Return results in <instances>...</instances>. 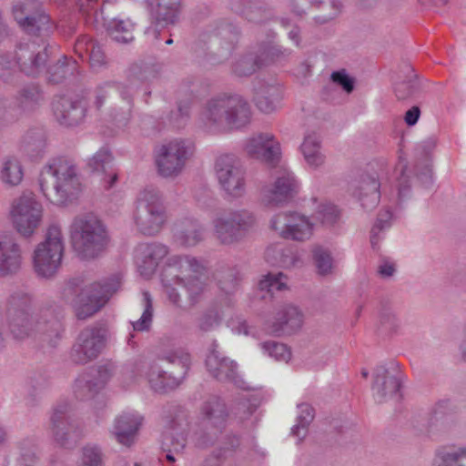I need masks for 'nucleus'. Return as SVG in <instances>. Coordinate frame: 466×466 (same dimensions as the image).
<instances>
[{
    "mask_svg": "<svg viewBox=\"0 0 466 466\" xmlns=\"http://www.w3.org/2000/svg\"><path fill=\"white\" fill-rule=\"evenodd\" d=\"M32 305V297L21 290L15 291L7 298L2 315L13 338L25 340L42 336L58 337L61 322L53 310L42 309L30 314Z\"/></svg>",
    "mask_w": 466,
    "mask_h": 466,
    "instance_id": "nucleus-1",
    "label": "nucleus"
},
{
    "mask_svg": "<svg viewBox=\"0 0 466 466\" xmlns=\"http://www.w3.org/2000/svg\"><path fill=\"white\" fill-rule=\"evenodd\" d=\"M162 281L169 301L178 308H183L182 299L177 291L171 287L172 283L183 285L189 307L195 306L204 298L210 285L204 262L188 255L168 258Z\"/></svg>",
    "mask_w": 466,
    "mask_h": 466,
    "instance_id": "nucleus-2",
    "label": "nucleus"
},
{
    "mask_svg": "<svg viewBox=\"0 0 466 466\" xmlns=\"http://www.w3.org/2000/svg\"><path fill=\"white\" fill-rule=\"evenodd\" d=\"M39 186L45 198L51 203L66 205L81 190L79 169L68 157H53L42 167Z\"/></svg>",
    "mask_w": 466,
    "mask_h": 466,
    "instance_id": "nucleus-3",
    "label": "nucleus"
},
{
    "mask_svg": "<svg viewBox=\"0 0 466 466\" xmlns=\"http://www.w3.org/2000/svg\"><path fill=\"white\" fill-rule=\"evenodd\" d=\"M145 79V72L138 66H132L126 83L107 81L96 87L95 106L100 110L107 102L110 119L117 126H126L134 106L132 90L137 88Z\"/></svg>",
    "mask_w": 466,
    "mask_h": 466,
    "instance_id": "nucleus-4",
    "label": "nucleus"
},
{
    "mask_svg": "<svg viewBox=\"0 0 466 466\" xmlns=\"http://www.w3.org/2000/svg\"><path fill=\"white\" fill-rule=\"evenodd\" d=\"M250 116L249 106L242 97L219 96L207 102L199 120L204 131L221 133L247 126Z\"/></svg>",
    "mask_w": 466,
    "mask_h": 466,
    "instance_id": "nucleus-5",
    "label": "nucleus"
},
{
    "mask_svg": "<svg viewBox=\"0 0 466 466\" xmlns=\"http://www.w3.org/2000/svg\"><path fill=\"white\" fill-rule=\"evenodd\" d=\"M248 154L269 167H279L273 186L265 187L261 191L262 200L266 205L278 206L298 193L299 186L296 177L280 164V147H251Z\"/></svg>",
    "mask_w": 466,
    "mask_h": 466,
    "instance_id": "nucleus-6",
    "label": "nucleus"
},
{
    "mask_svg": "<svg viewBox=\"0 0 466 466\" xmlns=\"http://www.w3.org/2000/svg\"><path fill=\"white\" fill-rule=\"evenodd\" d=\"M70 239L79 258L91 259L106 249L108 234L104 223L96 216L87 213L74 218L70 225Z\"/></svg>",
    "mask_w": 466,
    "mask_h": 466,
    "instance_id": "nucleus-7",
    "label": "nucleus"
},
{
    "mask_svg": "<svg viewBox=\"0 0 466 466\" xmlns=\"http://www.w3.org/2000/svg\"><path fill=\"white\" fill-rule=\"evenodd\" d=\"M257 218L248 209H227L212 220L213 236L224 246L240 242L256 227Z\"/></svg>",
    "mask_w": 466,
    "mask_h": 466,
    "instance_id": "nucleus-8",
    "label": "nucleus"
},
{
    "mask_svg": "<svg viewBox=\"0 0 466 466\" xmlns=\"http://www.w3.org/2000/svg\"><path fill=\"white\" fill-rule=\"evenodd\" d=\"M167 218L163 196L154 187H145L138 195L134 220L137 229L144 235L158 233Z\"/></svg>",
    "mask_w": 466,
    "mask_h": 466,
    "instance_id": "nucleus-9",
    "label": "nucleus"
},
{
    "mask_svg": "<svg viewBox=\"0 0 466 466\" xmlns=\"http://www.w3.org/2000/svg\"><path fill=\"white\" fill-rule=\"evenodd\" d=\"M120 286L119 275L85 286L73 300L77 319H86L99 311Z\"/></svg>",
    "mask_w": 466,
    "mask_h": 466,
    "instance_id": "nucleus-10",
    "label": "nucleus"
},
{
    "mask_svg": "<svg viewBox=\"0 0 466 466\" xmlns=\"http://www.w3.org/2000/svg\"><path fill=\"white\" fill-rule=\"evenodd\" d=\"M64 238L56 224L48 227L46 239L35 249L33 261L35 272L42 277L54 276L61 266L64 255Z\"/></svg>",
    "mask_w": 466,
    "mask_h": 466,
    "instance_id": "nucleus-11",
    "label": "nucleus"
},
{
    "mask_svg": "<svg viewBox=\"0 0 466 466\" xmlns=\"http://www.w3.org/2000/svg\"><path fill=\"white\" fill-rule=\"evenodd\" d=\"M13 15L19 26L28 35L45 39L55 25L37 0L17 1L13 5Z\"/></svg>",
    "mask_w": 466,
    "mask_h": 466,
    "instance_id": "nucleus-12",
    "label": "nucleus"
},
{
    "mask_svg": "<svg viewBox=\"0 0 466 466\" xmlns=\"http://www.w3.org/2000/svg\"><path fill=\"white\" fill-rule=\"evenodd\" d=\"M214 170L220 187L228 198L238 199L245 195L246 169L236 156H218L215 160Z\"/></svg>",
    "mask_w": 466,
    "mask_h": 466,
    "instance_id": "nucleus-13",
    "label": "nucleus"
},
{
    "mask_svg": "<svg viewBox=\"0 0 466 466\" xmlns=\"http://www.w3.org/2000/svg\"><path fill=\"white\" fill-rule=\"evenodd\" d=\"M163 360L179 366V370L176 373L167 374L157 364L150 366L147 372L148 382L155 391L161 393L177 388L187 373L191 363L189 353L183 349H177L165 354Z\"/></svg>",
    "mask_w": 466,
    "mask_h": 466,
    "instance_id": "nucleus-14",
    "label": "nucleus"
},
{
    "mask_svg": "<svg viewBox=\"0 0 466 466\" xmlns=\"http://www.w3.org/2000/svg\"><path fill=\"white\" fill-rule=\"evenodd\" d=\"M206 432L198 436L196 445L206 449L215 445L226 429L228 411L225 402L217 396L208 399L201 407Z\"/></svg>",
    "mask_w": 466,
    "mask_h": 466,
    "instance_id": "nucleus-15",
    "label": "nucleus"
},
{
    "mask_svg": "<svg viewBox=\"0 0 466 466\" xmlns=\"http://www.w3.org/2000/svg\"><path fill=\"white\" fill-rule=\"evenodd\" d=\"M44 208L32 193H24L12 203L11 218L16 231L30 238L40 227Z\"/></svg>",
    "mask_w": 466,
    "mask_h": 466,
    "instance_id": "nucleus-16",
    "label": "nucleus"
},
{
    "mask_svg": "<svg viewBox=\"0 0 466 466\" xmlns=\"http://www.w3.org/2000/svg\"><path fill=\"white\" fill-rule=\"evenodd\" d=\"M106 345V329L92 326L81 330L74 343L70 359L76 364H86L96 359Z\"/></svg>",
    "mask_w": 466,
    "mask_h": 466,
    "instance_id": "nucleus-17",
    "label": "nucleus"
},
{
    "mask_svg": "<svg viewBox=\"0 0 466 466\" xmlns=\"http://www.w3.org/2000/svg\"><path fill=\"white\" fill-rule=\"evenodd\" d=\"M270 228L286 239L305 241L313 233V224L309 218L298 212H281L270 220Z\"/></svg>",
    "mask_w": 466,
    "mask_h": 466,
    "instance_id": "nucleus-18",
    "label": "nucleus"
},
{
    "mask_svg": "<svg viewBox=\"0 0 466 466\" xmlns=\"http://www.w3.org/2000/svg\"><path fill=\"white\" fill-rule=\"evenodd\" d=\"M48 45L45 39L29 41L19 46L16 51V64L27 76H35L44 69L47 58Z\"/></svg>",
    "mask_w": 466,
    "mask_h": 466,
    "instance_id": "nucleus-19",
    "label": "nucleus"
},
{
    "mask_svg": "<svg viewBox=\"0 0 466 466\" xmlns=\"http://www.w3.org/2000/svg\"><path fill=\"white\" fill-rule=\"evenodd\" d=\"M193 155V147H160L156 155L157 173L163 177H177Z\"/></svg>",
    "mask_w": 466,
    "mask_h": 466,
    "instance_id": "nucleus-20",
    "label": "nucleus"
},
{
    "mask_svg": "<svg viewBox=\"0 0 466 466\" xmlns=\"http://www.w3.org/2000/svg\"><path fill=\"white\" fill-rule=\"evenodd\" d=\"M56 120L65 127H76L81 124L87 111L86 103L81 98L73 99L65 96H57L52 103Z\"/></svg>",
    "mask_w": 466,
    "mask_h": 466,
    "instance_id": "nucleus-21",
    "label": "nucleus"
},
{
    "mask_svg": "<svg viewBox=\"0 0 466 466\" xmlns=\"http://www.w3.org/2000/svg\"><path fill=\"white\" fill-rule=\"evenodd\" d=\"M50 422L51 433L61 445L76 442L80 438L76 424L70 419L67 403H60L54 408Z\"/></svg>",
    "mask_w": 466,
    "mask_h": 466,
    "instance_id": "nucleus-22",
    "label": "nucleus"
},
{
    "mask_svg": "<svg viewBox=\"0 0 466 466\" xmlns=\"http://www.w3.org/2000/svg\"><path fill=\"white\" fill-rule=\"evenodd\" d=\"M174 240L181 247H195L204 239L205 228L195 218H185L174 226Z\"/></svg>",
    "mask_w": 466,
    "mask_h": 466,
    "instance_id": "nucleus-23",
    "label": "nucleus"
},
{
    "mask_svg": "<svg viewBox=\"0 0 466 466\" xmlns=\"http://www.w3.org/2000/svg\"><path fill=\"white\" fill-rule=\"evenodd\" d=\"M88 167L92 172L100 176V183L104 189L112 188L118 176L114 168L112 157L107 150L100 149L89 161Z\"/></svg>",
    "mask_w": 466,
    "mask_h": 466,
    "instance_id": "nucleus-24",
    "label": "nucleus"
},
{
    "mask_svg": "<svg viewBox=\"0 0 466 466\" xmlns=\"http://www.w3.org/2000/svg\"><path fill=\"white\" fill-rule=\"evenodd\" d=\"M168 253L167 247L160 243L141 246L138 249L137 264L142 276L149 278L156 270L158 263Z\"/></svg>",
    "mask_w": 466,
    "mask_h": 466,
    "instance_id": "nucleus-25",
    "label": "nucleus"
},
{
    "mask_svg": "<svg viewBox=\"0 0 466 466\" xmlns=\"http://www.w3.org/2000/svg\"><path fill=\"white\" fill-rule=\"evenodd\" d=\"M22 261L19 246L14 237L5 235L0 239V274L7 275L16 272Z\"/></svg>",
    "mask_w": 466,
    "mask_h": 466,
    "instance_id": "nucleus-26",
    "label": "nucleus"
},
{
    "mask_svg": "<svg viewBox=\"0 0 466 466\" xmlns=\"http://www.w3.org/2000/svg\"><path fill=\"white\" fill-rule=\"evenodd\" d=\"M141 423L142 418L138 414L123 413L116 419L112 433L120 444L129 447L134 443Z\"/></svg>",
    "mask_w": 466,
    "mask_h": 466,
    "instance_id": "nucleus-27",
    "label": "nucleus"
},
{
    "mask_svg": "<svg viewBox=\"0 0 466 466\" xmlns=\"http://www.w3.org/2000/svg\"><path fill=\"white\" fill-rule=\"evenodd\" d=\"M206 366L208 372L218 380L232 381L236 378L237 364L217 350H213L208 355Z\"/></svg>",
    "mask_w": 466,
    "mask_h": 466,
    "instance_id": "nucleus-28",
    "label": "nucleus"
},
{
    "mask_svg": "<svg viewBox=\"0 0 466 466\" xmlns=\"http://www.w3.org/2000/svg\"><path fill=\"white\" fill-rule=\"evenodd\" d=\"M254 90V100L261 112L271 114L277 110L282 98L281 89L279 86L258 82Z\"/></svg>",
    "mask_w": 466,
    "mask_h": 466,
    "instance_id": "nucleus-29",
    "label": "nucleus"
},
{
    "mask_svg": "<svg viewBox=\"0 0 466 466\" xmlns=\"http://www.w3.org/2000/svg\"><path fill=\"white\" fill-rule=\"evenodd\" d=\"M400 389V380L399 378L390 375L383 366L376 369L373 391L379 401L381 402L387 398L397 397Z\"/></svg>",
    "mask_w": 466,
    "mask_h": 466,
    "instance_id": "nucleus-30",
    "label": "nucleus"
},
{
    "mask_svg": "<svg viewBox=\"0 0 466 466\" xmlns=\"http://www.w3.org/2000/svg\"><path fill=\"white\" fill-rule=\"evenodd\" d=\"M25 176L20 158L15 155L3 157L0 165V181L7 188L19 186Z\"/></svg>",
    "mask_w": 466,
    "mask_h": 466,
    "instance_id": "nucleus-31",
    "label": "nucleus"
},
{
    "mask_svg": "<svg viewBox=\"0 0 466 466\" xmlns=\"http://www.w3.org/2000/svg\"><path fill=\"white\" fill-rule=\"evenodd\" d=\"M232 8L248 21L255 24L263 23L271 16V10L258 0H237Z\"/></svg>",
    "mask_w": 466,
    "mask_h": 466,
    "instance_id": "nucleus-32",
    "label": "nucleus"
},
{
    "mask_svg": "<svg viewBox=\"0 0 466 466\" xmlns=\"http://www.w3.org/2000/svg\"><path fill=\"white\" fill-rule=\"evenodd\" d=\"M303 322V315L293 306H287L278 313L276 322L273 323L270 332L291 333L298 330Z\"/></svg>",
    "mask_w": 466,
    "mask_h": 466,
    "instance_id": "nucleus-33",
    "label": "nucleus"
},
{
    "mask_svg": "<svg viewBox=\"0 0 466 466\" xmlns=\"http://www.w3.org/2000/svg\"><path fill=\"white\" fill-rule=\"evenodd\" d=\"M311 4H322L331 8V11L328 15H318L314 18L315 22L320 25L326 24L335 18L340 12L342 6L339 0H289L291 11L297 15L305 14Z\"/></svg>",
    "mask_w": 466,
    "mask_h": 466,
    "instance_id": "nucleus-34",
    "label": "nucleus"
},
{
    "mask_svg": "<svg viewBox=\"0 0 466 466\" xmlns=\"http://www.w3.org/2000/svg\"><path fill=\"white\" fill-rule=\"evenodd\" d=\"M78 73L77 61L72 57L63 56L47 69V81L53 85L66 82Z\"/></svg>",
    "mask_w": 466,
    "mask_h": 466,
    "instance_id": "nucleus-35",
    "label": "nucleus"
},
{
    "mask_svg": "<svg viewBox=\"0 0 466 466\" xmlns=\"http://www.w3.org/2000/svg\"><path fill=\"white\" fill-rule=\"evenodd\" d=\"M44 99L43 92L38 85L30 84L21 87L15 96V102L24 113H31L40 106Z\"/></svg>",
    "mask_w": 466,
    "mask_h": 466,
    "instance_id": "nucleus-36",
    "label": "nucleus"
},
{
    "mask_svg": "<svg viewBox=\"0 0 466 466\" xmlns=\"http://www.w3.org/2000/svg\"><path fill=\"white\" fill-rule=\"evenodd\" d=\"M361 206L367 209L374 208L380 202V183L373 177H365L361 179L356 191Z\"/></svg>",
    "mask_w": 466,
    "mask_h": 466,
    "instance_id": "nucleus-37",
    "label": "nucleus"
},
{
    "mask_svg": "<svg viewBox=\"0 0 466 466\" xmlns=\"http://www.w3.org/2000/svg\"><path fill=\"white\" fill-rule=\"evenodd\" d=\"M432 466H466V447L440 448L435 453Z\"/></svg>",
    "mask_w": 466,
    "mask_h": 466,
    "instance_id": "nucleus-38",
    "label": "nucleus"
},
{
    "mask_svg": "<svg viewBox=\"0 0 466 466\" xmlns=\"http://www.w3.org/2000/svg\"><path fill=\"white\" fill-rule=\"evenodd\" d=\"M135 25L130 19H115L110 25V35L118 43L127 44L134 39Z\"/></svg>",
    "mask_w": 466,
    "mask_h": 466,
    "instance_id": "nucleus-39",
    "label": "nucleus"
},
{
    "mask_svg": "<svg viewBox=\"0 0 466 466\" xmlns=\"http://www.w3.org/2000/svg\"><path fill=\"white\" fill-rule=\"evenodd\" d=\"M181 0H157V20L174 24L178 16Z\"/></svg>",
    "mask_w": 466,
    "mask_h": 466,
    "instance_id": "nucleus-40",
    "label": "nucleus"
},
{
    "mask_svg": "<svg viewBox=\"0 0 466 466\" xmlns=\"http://www.w3.org/2000/svg\"><path fill=\"white\" fill-rule=\"evenodd\" d=\"M264 66V62L258 54H248L239 58L233 66V73L238 76H248Z\"/></svg>",
    "mask_w": 466,
    "mask_h": 466,
    "instance_id": "nucleus-41",
    "label": "nucleus"
},
{
    "mask_svg": "<svg viewBox=\"0 0 466 466\" xmlns=\"http://www.w3.org/2000/svg\"><path fill=\"white\" fill-rule=\"evenodd\" d=\"M312 255L319 275L328 276L333 273L335 268L334 261L329 249L318 246L313 248Z\"/></svg>",
    "mask_w": 466,
    "mask_h": 466,
    "instance_id": "nucleus-42",
    "label": "nucleus"
},
{
    "mask_svg": "<svg viewBox=\"0 0 466 466\" xmlns=\"http://www.w3.org/2000/svg\"><path fill=\"white\" fill-rule=\"evenodd\" d=\"M288 278L281 272L268 273L263 277L258 282V289L260 290H267L268 293L273 294L274 291H281L288 288Z\"/></svg>",
    "mask_w": 466,
    "mask_h": 466,
    "instance_id": "nucleus-43",
    "label": "nucleus"
},
{
    "mask_svg": "<svg viewBox=\"0 0 466 466\" xmlns=\"http://www.w3.org/2000/svg\"><path fill=\"white\" fill-rule=\"evenodd\" d=\"M314 218L326 227L333 226L339 218V211L329 202H321L314 213Z\"/></svg>",
    "mask_w": 466,
    "mask_h": 466,
    "instance_id": "nucleus-44",
    "label": "nucleus"
},
{
    "mask_svg": "<svg viewBox=\"0 0 466 466\" xmlns=\"http://www.w3.org/2000/svg\"><path fill=\"white\" fill-rule=\"evenodd\" d=\"M420 90L419 83L413 71H410V76L407 80H402L396 83L394 92L399 100H406L414 96Z\"/></svg>",
    "mask_w": 466,
    "mask_h": 466,
    "instance_id": "nucleus-45",
    "label": "nucleus"
},
{
    "mask_svg": "<svg viewBox=\"0 0 466 466\" xmlns=\"http://www.w3.org/2000/svg\"><path fill=\"white\" fill-rule=\"evenodd\" d=\"M191 97L192 96L190 95L185 102L179 101L177 110L170 112L168 121L174 128L180 129L187 124L190 117L189 103Z\"/></svg>",
    "mask_w": 466,
    "mask_h": 466,
    "instance_id": "nucleus-46",
    "label": "nucleus"
},
{
    "mask_svg": "<svg viewBox=\"0 0 466 466\" xmlns=\"http://www.w3.org/2000/svg\"><path fill=\"white\" fill-rule=\"evenodd\" d=\"M98 392L94 387L93 380L89 374L79 376L74 384V394L79 400H87L95 396Z\"/></svg>",
    "mask_w": 466,
    "mask_h": 466,
    "instance_id": "nucleus-47",
    "label": "nucleus"
},
{
    "mask_svg": "<svg viewBox=\"0 0 466 466\" xmlns=\"http://www.w3.org/2000/svg\"><path fill=\"white\" fill-rule=\"evenodd\" d=\"M143 305L144 310L139 319L132 322L134 330L144 331L147 330L152 322L153 317V304L150 294L147 291L143 292Z\"/></svg>",
    "mask_w": 466,
    "mask_h": 466,
    "instance_id": "nucleus-48",
    "label": "nucleus"
},
{
    "mask_svg": "<svg viewBox=\"0 0 466 466\" xmlns=\"http://www.w3.org/2000/svg\"><path fill=\"white\" fill-rule=\"evenodd\" d=\"M267 261L272 265H280L282 267H289L294 265L293 256H289L284 252L280 245H272L265 251Z\"/></svg>",
    "mask_w": 466,
    "mask_h": 466,
    "instance_id": "nucleus-49",
    "label": "nucleus"
},
{
    "mask_svg": "<svg viewBox=\"0 0 466 466\" xmlns=\"http://www.w3.org/2000/svg\"><path fill=\"white\" fill-rule=\"evenodd\" d=\"M223 312L218 308H212L203 313L198 321V326L202 331H209L218 327L222 319Z\"/></svg>",
    "mask_w": 466,
    "mask_h": 466,
    "instance_id": "nucleus-50",
    "label": "nucleus"
},
{
    "mask_svg": "<svg viewBox=\"0 0 466 466\" xmlns=\"http://www.w3.org/2000/svg\"><path fill=\"white\" fill-rule=\"evenodd\" d=\"M47 142H49L48 134L42 127L29 128L22 138V143L25 146H42Z\"/></svg>",
    "mask_w": 466,
    "mask_h": 466,
    "instance_id": "nucleus-51",
    "label": "nucleus"
},
{
    "mask_svg": "<svg viewBox=\"0 0 466 466\" xmlns=\"http://www.w3.org/2000/svg\"><path fill=\"white\" fill-rule=\"evenodd\" d=\"M290 51L279 46H267L259 50L258 56L264 62V66L285 58L290 55Z\"/></svg>",
    "mask_w": 466,
    "mask_h": 466,
    "instance_id": "nucleus-52",
    "label": "nucleus"
},
{
    "mask_svg": "<svg viewBox=\"0 0 466 466\" xmlns=\"http://www.w3.org/2000/svg\"><path fill=\"white\" fill-rule=\"evenodd\" d=\"M263 350L277 360L288 361L291 357L289 349L282 343L266 341L262 344Z\"/></svg>",
    "mask_w": 466,
    "mask_h": 466,
    "instance_id": "nucleus-53",
    "label": "nucleus"
},
{
    "mask_svg": "<svg viewBox=\"0 0 466 466\" xmlns=\"http://www.w3.org/2000/svg\"><path fill=\"white\" fill-rule=\"evenodd\" d=\"M79 466H103V457L100 450L92 445H86L82 450Z\"/></svg>",
    "mask_w": 466,
    "mask_h": 466,
    "instance_id": "nucleus-54",
    "label": "nucleus"
},
{
    "mask_svg": "<svg viewBox=\"0 0 466 466\" xmlns=\"http://www.w3.org/2000/svg\"><path fill=\"white\" fill-rule=\"evenodd\" d=\"M23 114L22 109L14 101L8 106L0 108V125L7 126L15 123L22 117Z\"/></svg>",
    "mask_w": 466,
    "mask_h": 466,
    "instance_id": "nucleus-55",
    "label": "nucleus"
},
{
    "mask_svg": "<svg viewBox=\"0 0 466 466\" xmlns=\"http://www.w3.org/2000/svg\"><path fill=\"white\" fill-rule=\"evenodd\" d=\"M186 442V438L183 435L166 434L162 441V450L163 451H174L178 454L185 449Z\"/></svg>",
    "mask_w": 466,
    "mask_h": 466,
    "instance_id": "nucleus-56",
    "label": "nucleus"
},
{
    "mask_svg": "<svg viewBox=\"0 0 466 466\" xmlns=\"http://www.w3.org/2000/svg\"><path fill=\"white\" fill-rule=\"evenodd\" d=\"M16 74V64L10 56H0V80L5 83L11 82Z\"/></svg>",
    "mask_w": 466,
    "mask_h": 466,
    "instance_id": "nucleus-57",
    "label": "nucleus"
},
{
    "mask_svg": "<svg viewBox=\"0 0 466 466\" xmlns=\"http://www.w3.org/2000/svg\"><path fill=\"white\" fill-rule=\"evenodd\" d=\"M392 214L389 209L382 210L379 213L375 225L371 229L370 243L373 248L378 244L377 235L383 228L390 227V221Z\"/></svg>",
    "mask_w": 466,
    "mask_h": 466,
    "instance_id": "nucleus-58",
    "label": "nucleus"
},
{
    "mask_svg": "<svg viewBox=\"0 0 466 466\" xmlns=\"http://www.w3.org/2000/svg\"><path fill=\"white\" fill-rule=\"evenodd\" d=\"M90 66L95 70H99L106 66V56L102 47L95 41L91 43V47L88 55Z\"/></svg>",
    "mask_w": 466,
    "mask_h": 466,
    "instance_id": "nucleus-59",
    "label": "nucleus"
},
{
    "mask_svg": "<svg viewBox=\"0 0 466 466\" xmlns=\"http://www.w3.org/2000/svg\"><path fill=\"white\" fill-rule=\"evenodd\" d=\"M281 141L278 140L277 137L271 132H257L252 134L247 146H280Z\"/></svg>",
    "mask_w": 466,
    "mask_h": 466,
    "instance_id": "nucleus-60",
    "label": "nucleus"
},
{
    "mask_svg": "<svg viewBox=\"0 0 466 466\" xmlns=\"http://www.w3.org/2000/svg\"><path fill=\"white\" fill-rule=\"evenodd\" d=\"M302 155L307 165L311 168H317L321 166L326 159L320 147H302Z\"/></svg>",
    "mask_w": 466,
    "mask_h": 466,
    "instance_id": "nucleus-61",
    "label": "nucleus"
},
{
    "mask_svg": "<svg viewBox=\"0 0 466 466\" xmlns=\"http://www.w3.org/2000/svg\"><path fill=\"white\" fill-rule=\"evenodd\" d=\"M219 289L227 295L232 294L238 288V279L234 271L224 273L218 279Z\"/></svg>",
    "mask_w": 466,
    "mask_h": 466,
    "instance_id": "nucleus-62",
    "label": "nucleus"
},
{
    "mask_svg": "<svg viewBox=\"0 0 466 466\" xmlns=\"http://www.w3.org/2000/svg\"><path fill=\"white\" fill-rule=\"evenodd\" d=\"M240 446V441L238 436L227 435L223 438L219 447L218 458H226L228 452L237 451Z\"/></svg>",
    "mask_w": 466,
    "mask_h": 466,
    "instance_id": "nucleus-63",
    "label": "nucleus"
},
{
    "mask_svg": "<svg viewBox=\"0 0 466 466\" xmlns=\"http://www.w3.org/2000/svg\"><path fill=\"white\" fill-rule=\"evenodd\" d=\"M407 165L402 159L401 156H400V161L396 167V173L399 174L398 177V187L399 194L401 196L404 192L410 187V177L406 175Z\"/></svg>",
    "mask_w": 466,
    "mask_h": 466,
    "instance_id": "nucleus-64",
    "label": "nucleus"
}]
</instances>
